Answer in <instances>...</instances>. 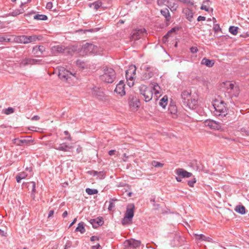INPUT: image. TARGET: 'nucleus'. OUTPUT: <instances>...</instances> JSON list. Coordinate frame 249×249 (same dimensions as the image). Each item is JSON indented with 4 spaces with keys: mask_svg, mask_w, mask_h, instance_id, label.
<instances>
[{
    "mask_svg": "<svg viewBox=\"0 0 249 249\" xmlns=\"http://www.w3.org/2000/svg\"><path fill=\"white\" fill-rule=\"evenodd\" d=\"M23 13V9H22L21 11L14 12L13 16H17L21 13Z\"/></svg>",
    "mask_w": 249,
    "mask_h": 249,
    "instance_id": "obj_55",
    "label": "nucleus"
},
{
    "mask_svg": "<svg viewBox=\"0 0 249 249\" xmlns=\"http://www.w3.org/2000/svg\"><path fill=\"white\" fill-rule=\"evenodd\" d=\"M128 158V156L126 154H124L123 155V160L124 161H126Z\"/></svg>",
    "mask_w": 249,
    "mask_h": 249,
    "instance_id": "obj_57",
    "label": "nucleus"
},
{
    "mask_svg": "<svg viewBox=\"0 0 249 249\" xmlns=\"http://www.w3.org/2000/svg\"><path fill=\"white\" fill-rule=\"evenodd\" d=\"M76 220H77V218H74V219L73 220L72 222L70 224V227L72 226L76 222Z\"/></svg>",
    "mask_w": 249,
    "mask_h": 249,
    "instance_id": "obj_62",
    "label": "nucleus"
},
{
    "mask_svg": "<svg viewBox=\"0 0 249 249\" xmlns=\"http://www.w3.org/2000/svg\"><path fill=\"white\" fill-rule=\"evenodd\" d=\"M139 89L141 94L143 96L144 101L146 102L152 99L153 95L155 100H157L162 94V90L156 83H151L148 87L142 85Z\"/></svg>",
    "mask_w": 249,
    "mask_h": 249,
    "instance_id": "obj_2",
    "label": "nucleus"
},
{
    "mask_svg": "<svg viewBox=\"0 0 249 249\" xmlns=\"http://www.w3.org/2000/svg\"><path fill=\"white\" fill-rule=\"evenodd\" d=\"M238 27L231 26L230 27L229 31L231 34L235 36L238 34Z\"/></svg>",
    "mask_w": 249,
    "mask_h": 249,
    "instance_id": "obj_32",
    "label": "nucleus"
},
{
    "mask_svg": "<svg viewBox=\"0 0 249 249\" xmlns=\"http://www.w3.org/2000/svg\"><path fill=\"white\" fill-rule=\"evenodd\" d=\"M46 7L48 9H51L53 7V3L51 2H48Z\"/></svg>",
    "mask_w": 249,
    "mask_h": 249,
    "instance_id": "obj_50",
    "label": "nucleus"
},
{
    "mask_svg": "<svg viewBox=\"0 0 249 249\" xmlns=\"http://www.w3.org/2000/svg\"><path fill=\"white\" fill-rule=\"evenodd\" d=\"M136 67L135 65H131L128 69L126 71V78L127 81V84L131 87L134 85V79L136 77Z\"/></svg>",
    "mask_w": 249,
    "mask_h": 249,
    "instance_id": "obj_8",
    "label": "nucleus"
},
{
    "mask_svg": "<svg viewBox=\"0 0 249 249\" xmlns=\"http://www.w3.org/2000/svg\"><path fill=\"white\" fill-rule=\"evenodd\" d=\"M176 180L178 181V182H180L181 181V179L179 177H176Z\"/></svg>",
    "mask_w": 249,
    "mask_h": 249,
    "instance_id": "obj_64",
    "label": "nucleus"
},
{
    "mask_svg": "<svg viewBox=\"0 0 249 249\" xmlns=\"http://www.w3.org/2000/svg\"><path fill=\"white\" fill-rule=\"evenodd\" d=\"M32 184V196L34 198L36 193V183L35 182H31Z\"/></svg>",
    "mask_w": 249,
    "mask_h": 249,
    "instance_id": "obj_44",
    "label": "nucleus"
},
{
    "mask_svg": "<svg viewBox=\"0 0 249 249\" xmlns=\"http://www.w3.org/2000/svg\"><path fill=\"white\" fill-rule=\"evenodd\" d=\"M169 113L173 118H177V107L175 105H170L168 108Z\"/></svg>",
    "mask_w": 249,
    "mask_h": 249,
    "instance_id": "obj_22",
    "label": "nucleus"
},
{
    "mask_svg": "<svg viewBox=\"0 0 249 249\" xmlns=\"http://www.w3.org/2000/svg\"><path fill=\"white\" fill-rule=\"evenodd\" d=\"M194 236L195 237V238L196 240H201V239L202 238V234H196V233H195L194 234Z\"/></svg>",
    "mask_w": 249,
    "mask_h": 249,
    "instance_id": "obj_48",
    "label": "nucleus"
},
{
    "mask_svg": "<svg viewBox=\"0 0 249 249\" xmlns=\"http://www.w3.org/2000/svg\"><path fill=\"white\" fill-rule=\"evenodd\" d=\"M224 87L229 91V92L237 96L239 92L238 87L232 82L226 81L223 83Z\"/></svg>",
    "mask_w": 249,
    "mask_h": 249,
    "instance_id": "obj_11",
    "label": "nucleus"
},
{
    "mask_svg": "<svg viewBox=\"0 0 249 249\" xmlns=\"http://www.w3.org/2000/svg\"><path fill=\"white\" fill-rule=\"evenodd\" d=\"M176 31L175 28H173L168 32V33L163 36V39L168 38L172 33H174Z\"/></svg>",
    "mask_w": 249,
    "mask_h": 249,
    "instance_id": "obj_40",
    "label": "nucleus"
},
{
    "mask_svg": "<svg viewBox=\"0 0 249 249\" xmlns=\"http://www.w3.org/2000/svg\"><path fill=\"white\" fill-rule=\"evenodd\" d=\"M190 50L192 53H196L198 51L197 48L195 47H193L191 48Z\"/></svg>",
    "mask_w": 249,
    "mask_h": 249,
    "instance_id": "obj_51",
    "label": "nucleus"
},
{
    "mask_svg": "<svg viewBox=\"0 0 249 249\" xmlns=\"http://www.w3.org/2000/svg\"><path fill=\"white\" fill-rule=\"evenodd\" d=\"M24 142H25V140H20L18 139H15L13 140L14 143L18 145H21V144L23 143Z\"/></svg>",
    "mask_w": 249,
    "mask_h": 249,
    "instance_id": "obj_42",
    "label": "nucleus"
},
{
    "mask_svg": "<svg viewBox=\"0 0 249 249\" xmlns=\"http://www.w3.org/2000/svg\"><path fill=\"white\" fill-rule=\"evenodd\" d=\"M67 215H68V212L66 211H65V212L63 213V214H62V217H64V218H65V217H66L67 216Z\"/></svg>",
    "mask_w": 249,
    "mask_h": 249,
    "instance_id": "obj_61",
    "label": "nucleus"
},
{
    "mask_svg": "<svg viewBox=\"0 0 249 249\" xmlns=\"http://www.w3.org/2000/svg\"><path fill=\"white\" fill-rule=\"evenodd\" d=\"M76 65L80 68L84 69L85 67V64L84 62L80 60H77L76 61Z\"/></svg>",
    "mask_w": 249,
    "mask_h": 249,
    "instance_id": "obj_43",
    "label": "nucleus"
},
{
    "mask_svg": "<svg viewBox=\"0 0 249 249\" xmlns=\"http://www.w3.org/2000/svg\"><path fill=\"white\" fill-rule=\"evenodd\" d=\"M14 112V109L13 108L9 107L4 110V113L6 114H9Z\"/></svg>",
    "mask_w": 249,
    "mask_h": 249,
    "instance_id": "obj_45",
    "label": "nucleus"
},
{
    "mask_svg": "<svg viewBox=\"0 0 249 249\" xmlns=\"http://www.w3.org/2000/svg\"><path fill=\"white\" fill-rule=\"evenodd\" d=\"M0 235L1 236H6V233L4 231L0 229Z\"/></svg>",
    "mask_w": 249,
    "mask_h": 249,
    "instance_id": "obj_59",
    "label": "nucleus"
},
{
    "mask_svg": "<svg viewBox=\"0 0 249 249\" xmlns=\"http://www.w3.org/2000/svg\"><path fill=\"white\" fill-rule=\"evenodd\" d=\"M39 62V60L37 59L31 58H25L21 60L19 65L20 67H25L28 65H35Z\"/></svg>",
    "mask_w": 249,
    "mask_h": 249,
    "instance_id": "obj_14",
    "label": "nucleus"
},
{
    "mask_svg": "<svg viewBox=\"0 0 249 249\" xmlns=\"http://www.w3.org/2000/svg\"><path fill=\"white\" fill-rule=\"evenodd\" d=\"M45 51V48L43 46H36L33 49V53L36 55H39V53L42 54Z\"/></svg>",
    "mask_w": 249,
    "mask_h": 249,
    "instance_id": "obj_23",
    "label": "nucleus"
},
{
    "mask_svg": "<svg viewBox=\"0 0 249 249\" xmlns=\"http://www.w3.org/2000/svg\"><path fill=\"white\" fill-rule=\"evenodd\" d=\"M161 14L167 20H169L170 18V14L169 12V10L167 8H165V9L161 10L160 11Z\"/></svg>",
    "mask_w": 249,
    "mask_h": 249,
    "instance_id": "obj_33",
    "label": "nucleus"
},
{
    "mask_svg": "<svg viewBox=\"0 0 249 249\" xmlns=\"http://www.w3.org/2000/svg\"><path fill=\"white\" fill-rule=\"evenodd\" d=\"M142 69L146 71H150L154 70L153 68L150 67V66L147 65H143L142 66Z\"/></svg>",
    "mask_w": 249,
    "mask_h": 249,
    "instance_id": "obj_41",
    "label": "nucleus"
},
{
    "mask_svg": "<svg viewBox=\"0 0 249 249\" xmlns=\"http://www.w3.org/2000/svg\"><path fill=\"white\" fill-rule=\"evenodd\" d=\"M144 29L134 30L132 31L131 35L132 40H137L142 36L145 33Z\"/></svg>",
    "mask_w": 249,
    "mask_h": 249,
    "instance_id": "obj_15",
    "label": "nucleus"
},
{
    "mask_svg": "<svg viewBox=\"0 0 249 249\" xmlns=\"http://www.w3.org/2000/svg\"><path fill=\"white\" fill-rule=\"evenodd\" d=\"M41 36L33 35L31 36H16L14 37V41L18 43L28 44L31 42H35L42 39Z\"/></svg>",
    "mask_w": 249,
    "mask_h": 249,
    "instance_id": "obj_7",
    "label": "nucleus"
},
{
    "mask_svg": "<svg viewBox=\"0 0 249 249\" xmlns=\"http://www.w3.org/2000/svg\"><path fill=\"white\" fill-rule=\"evenodd\" d=\"M91 248L92 249H101V247L99 244H98L95 246H92Z\"/></svg>",
    "mask_w": 249,
    "mask_h": 249,
    "instance_id": "obj_52",
    "label": "nucleus"
},
{
    "mask_svg": "<svg viewBox=\"0 0 249 249\" xmlns=\"http://www.w3.org/2000/svg\"><path fill=\"white\" fill-rule=\"evenodd\" d=\"M71 146H70L66 143H62L60 144L59 147H55V148L60 151H68L69 150V149L71 148Z\"/></svg>",
    "mask_w": 249,
    "mask_h": 249,
    "instance_id": "obj_26",
    "label": "nucleus"
},
{
    "mask_svg": "<svg viewBox=\"0 0 249 249\" xmlns=\"http://www.w3.org/2000/svg\"><path fill=\"white\" fill-rule=\"evenodd\" d=\"M34 18L37 20H45L47 19V17L44 15H37L34 17Z\"/></svg>",
    "mask_w": 249,
    "mask_h": 249,
    "instance_id": "obj_36",
    "label": "nucleus"
},
{
    "mask_svg": "<svg viewBox=\"0 0 249 249\" xmlns=\"http://www.w3.org/2000/svg\"><path fill=\"white\" fill-rule=\"evenodd\" d=\"M235 211L241 214H244L246 213V208L243 205L236 206L235 208Z\"/></svg>",
    "mask_w": 249,
    "mask_h": 249,
    "instance_id": "obj_28",
    "label": "nucleus"
},
{
    "mask_svg": "<svg viewBox=\"0 0 249 249\" xmlns=\"http://www.w3.org/2000/svg\"><path fill=\"white\" fill-rule=\"evenodd\" d=\"M129 106L132 111H136L140 107V102L137 99L133 98L129 103Z\"/></svg>",
    "mask_w": 249,
    "mask_h": 249,
    "instance_id": "obj_20",
    "label": "nucleus"
},
{
    "mask_svg": "<svg viewBox=\"0 0 249 249\" xmlns=\"http://www.w3.org/2000/svg\"><path fill=\"white\" fill-rule=\"evenodd\" d=\"M168 1H166V0H158V3L159 5L160 6L165 5L169 7L170 5L168 4Z\"/></svg>",
    "mask_w": 249,
    "mask_h": 249,
    "instance_id": "obj_39",
    "label": "nucleus"
},
{
    "mask_svg": "<svg viewBox=\"0 0 249 249\" xmlns=\"http://www.w3.org/2000/svg\"><path fill=\"white\" fill-rule=\"evenodd\" d=\"M54 213V211L53 210H50L48 214V218L52 217L53 216Z\"/></svg>",
    "mask_w": 249,
    "mask_h": 249,
    "instance_id": "obj_54",
    "label": "nucleus"
},
{
    "mask_svg": "<svg viewBox=\"0 0 249 249\" xmlns=\"http://www.w3.org/2000/svg\"><path fill=\"white\" fill-rule=\"evenodd\" d=\"M27 175L24 172H21L19 173L16 176V180L18 182H20V180L22 179L26 178Z\"/></svg>",
    "mask_w": 249,
    "mask_h": 249,
    "instance_id": "obj_31",
    "label": "nucleus"
},
{
    "mask_svg": "<svg viewBox=\"0 0 249 249\" xmlns=\"http://www.w3.org/2000/svg\"><path fill=\"white\" fill-rule=\"evenodd\" d=\"M39 119H40V117L36 115V116H33L31 120H33V121H38L39 120Z\"/></svg>",
    "mask_w": 249,
    "mask_h": 249,
    "instance_id": "obj_56",
    "label": "nucleus"
},
{
    "mask_svg": "<svg viewBox=\"0 0 249 249\" xmlns=\"http://www.w3.org/2000/svg\"><path fill=\"white\" fill-rule=\"evenodd\" d=\"M203 241L206 242V244H203V248L205 249H214V243L212 242V239L209 237H206L203 236Z\"/></svg>",
    "mask_w": 249,
    "mask_h": 249,
    "instance_id": "obj_19",
    "label": "nucleus"
},
{
    "mask_svg": "<svg viewBox=\"0 0 249 249\" xmlns=\"http://www.w3.org/2000/svg\"><path fill=\"white\" fill-rule=\"evenodd\" d=\"M86 192L89 195H94L98 193V191L96 189H91L89 188L86 189Z\"/></svg>",
    "mask_w": 249,
    "mask_h": 249,
    "instance_id": "obj_38",
    "label": "nucleus"
},
{
    "mask_svg": "<svg viewBox=\"0 0 249 249\" xmlns=\"http://www.w3.org/2000/svg\"><path fill=\"white\" fill-rule=\"evenodd\" d=\"M68 53H76L79 55L84 56L89 54H101L103 49L99 46L86 43L82 45L72 46L67 49Z\"/></svg>",
    "mask_w": 249,
    "mask_h": 249,
    "instance_id": "obj_1",
    "label": "nucleus"
},
{
    "mask_svg": "<svg viewBox=\"0 0 249 249\" xmlns=\"http://www.w3.org/2000/svg\"><path fill=\"white\" fill-rule=\"evenodd\" d=\"M175 172L177 175L182 178H189L192 175L191 173L188 172L182 168L177 169Z\"/></svg>",
    "mask_w": 249,
    "mask_h": 249,
    "instance_id": "obj_17",
    "label": "nucleus"
},
{
    "mask_svg": "<svg viewBox=\"0 0 249 249\" xmlns=\"http://www.w3.org/2000/svg\"><path fill=\"white\" fill-rule=\"evenodd\" d=\"M58 76L61 80L66 81L71 78L72 76L76 77V73H72L62 67L59 69Z\"/></svg>",
    "mask_w": 249,
    "mask_h": 249,
    "instance_id": "obj_10",
    "label": "nucleus"
},
{
    "mask_svg": "<svg viewBox=\"0 0 249 249\" xmlns=\"http://www.w3.org/2000/svg\"><path fill=\"white\" fill-rule=\"evenodd\" d=\"M213 29L215 34H218L219 33H222V30L219 24H213Z\"/></svg>",
    "mask_w": 249,
    "mask_h": 249,
    "instance_id": "obj_35",
    "label": "nucleus"
},
{
    "mask_svg": "<svg viewBox=\"0 0 249 249\" xmlns=\"http://www.w3.org/2000/svg\"><path fill=\"white\" fill-rule=\"evenodd\" d=\"M134 205L133 204H130L128 205L124 216L122 221L123 225H125L131 223L132 219L134 216Z\"/></svg>",
    "mask_w": 249,
    "mask_h": 249,
    "instance_id": "obj_9",
    "label": "nucleus"
},
{
    "mask_svg": "<svg viewBox=\"0 0 249 249\" xmlns=\"http://www.w3.org/2000/svg\"><path fill=\"white\" fill-rule=\"evenodd\" d=\"M11 39L4 36H0V42L6 41L10 42Z\"/></svg>",
    "mask_w": 249,
    "mask_h": 249,
    "instance_id": "obj_46",
    "label": "nucleus"
},
{
    "mask_svg": "<svg viewBox=\"0 0 249 249\" xmlns=\"http://www.w3.org/2000/svg\"><path fill=\"white\" fill-rule=\"evenodd\" d=\"M203 126L215 130H219L221 129V124L213 120H207L203 122Z\"/></svg>",
    "mask_w": 249,
    "mask_h": 249,
    "instance_id": "obj_12",
    "label": "nucleus"
},
{
    "mask_svg": "<svg viewBox=\"0 0 249 249\" xmlns=\"http://www.w3.org/2000/svg\"><path fill=\"white\" fill-rule=\"evenodd\" d=\"M89 222L92 224L93 227L94 228H96L98 226L102 225L104 223V221L102 217L90 219Z\"/></svg>",
    "mask_w": 249,
    "mask_h": 249,
    "instance_id": "obj_21",
    "label": "nucleus"
},
{
    "mask_svg": "<svg viewBox=\"0 0 249 249\" xmlns=\"http://www.w3.org/2000/svg\"><path fill=\"white\" fill-rule=\"evenodd\" d=\"M70 47L65 48L63 46L60 45L54 46L51 48V51L52 53L53 54L61 53L65 51L67 53L72 54V52H71L70 53H68L67 50V49L69 48Z\"/></svg>",
    "mask_w": 249,
    "mask_h": 249,
    "instance_id": "obj_16",
    "label": "nucleus"
},
{
    "mask_svg": "<svg viewBox=\"0 0 249 249\" xmlns=\"http://www.w3.org/2000/svg\"><path fill=\"white\" fill-rule=\"evenodd\" d=\"M102 3L101 1L98 0L92 4H90L89 5V7L95 10H97L102 6Z\"/></svg>",
    "mask_w": 249,
    "mask_h": 249,
    "instance_id": "obj_29",
    "label": "nucleus"
},
{
    "mask_svg": "<svg viewBox=\"0 0 249 249\" xmlns=\"http://www.w3.org/2000/svg\"><path fill=\"white\" fill-rule=\"evenodd\" d=\"M90 240L93 241L95 240H99V238L96 236H92L90 238Z\"/></svg>",
    "mask_w": 249,
    "mask_h": 249,
    "instance_id": "obj_58",
    "label": "nucleus"
},
{
    "mask_svg": "<svg viewBox=\"0 0 249 249\" xmlns=\"http://www.w3.org/2000/svg\"><path fill=\"white\" fill-rule=\"evenodd\" d=\"M202 20V16H199L198 18H197V20L198 21H201Z\"/></svg>",
    "mask_w": 249,
    "mask_h": 249,
    "instance_id": "obj_63",
    "label": "nucleus"
},
{
    "mask_svg": "<svg viewBox=\"0 0 249 249\" xmlns=\"http://www.w3.org/2000/svg\"><path fill=\"white\" fill-rule=\"evenodd\" d=\"M109 206L108 207V209L110 211L112 210V209L114 207V204L112 201L109 202Z\"/></svg>",
    "mask_w": 249,
    "mask_h": 249,
    "instance_id": "obj_49",
    "label": "nucleus"
},
{
    "mask_svg": "<svg viewBox=\"0 0 249 249\" xmlns=\"http://www.w3.org/2000/svg\"><path fill=\"white\" fill-rule=\"evenodd\" d=\"M181 98L184 105L189 108L193 109L197 105L198 96L196 93L192 94L189 91L185 90L182 92Z\"/></svg>",
    "mask_w": 249,
    "mask_h": 249,
    "instance_id": "obj_3",
    "label": "nucleus"
},
{
    "mask_svg": "<svg viewBox=\"0 0 249 249\" xmlns=\"http://www.w3.org/2000/svg\"><path fill=\"white\" fill-rule=\"evenodd\" d=\"M205 4H203V10H204L207 13L203 12V21H205L207 19V21L209 22V23L208 25L211 26L212 24H213L216 22V19L213 17V9L211 7V2L209 0H207L204 2Z\"/></svg>",
    "mask_w": 249,
    "mask_h": 249,
    "instance_id": "obj_6",
    "label": "nucleus"
},
{
    "mask_svg": "<svg viewBox=\"0 0 249 249\" xmlns=\"http://www.w3.org/2000/svg\"><path fill=\"white\" fill-rule=\"evenodd\" d=\"M103 73L100 75V79L104 82L112 83L116 78L115 72L112 68L104 67L102 70Z\"/></svg>",
    "mask_w": 249,
    "mask_h": 249,
    "instance_id": "obj_5",
    "label": "nucleus"
},
{
    "mask_svg": "<svg viewBox=\"0 0 249 249\" xmlns=\"http://www.w3.org/2000/svg\"><path fill=\"white\" fill-rule=\"evenodd\" d=\"M168 98L167 96H164L160 100V105L163 108H165L168 104Z\"/></svg>",
    "mask_w": 249,
    "mask_h": 249,
    "instance_id": "obj_27",
    "label": "nucleus"
},
{
    "mask_svg": "<svg viewBox=\"0 0 249 249\" xmlns=\"http://www.w3.org/2000/svg\"><path fill=\"white\" fill-rule=\"evenodd\" d=\"M154 70H152V71H146L143 74V79L144 80H147L154 75Z\"/></svg>",
    "mask_w": 249,
    "mask_h": 249,
    "instance_id": "obj_30",
    "label": "nucleus"
},
{
    "mask_svg": "<svg viewBox=\"0 0 249 249\" xmlns=\"http://www.w3.org/2000/svg\"><path fill=\"white\" fill-rule=\"evenodd\" d=\"M213 106L215 109L214 112L217 116H225L227 114L228 109L226 104L220 98L215 99L213 102Z\"/></svg>",
    "mask_w": 249,
    "mask_h": 249,
    "instance_id": "obj_4",
    "label": "nucleus"
},
{
    "mask_svg": "<svg viewBox=\"0 0 249 249\" xmlns=\"http://www.w3.org/2000/svg\"><path fill=\"white\" fill-rule=\"evenodd\" d=\"M183 13L185 15L186 18L189 21H191V19L193 17V13L188 8H184L183 10Z\"/></svg>",
    "mask_w": 249,
    "mask_h": 249,
    "instance_id": "obj_24",
    "label": "nucleus"
},
{
    "mask_svg": "<svg viewBox=\"0 0 249 249\" xmlns=\"http://www.w3.org/2000/svg\"><path fill=\"white\" fill-rule=\"evenodd\" d=\"M64 134H65V135H66V136H68V139H69V140H71V136H70V134H69V132H68V131H64Z\"/></svg>",
    "mask_w": 249,
    "mask_h": 249,
    "instance_id": "obj_60",
    "label": "nucleus"
},
{
    "mask_svg": "<svg viewBox=\"0 0 249 249\" xmlns=\"http://www.w3.org/2000/svg\"><path fill=\"white\" fill-rule=\"evenodd\" d=\"M116 151L115 150H111L108 152V155L109 156H112L116 154Z\"/></svg>",
    "mask_w": 249,
    "mask_h": 249,
    "instance_id": "obj_53",
    "label": "nucleus"
},
{
    "mask_svg": "<svg viewBox=\"0 0 249 249\" xmlns=\"http://www.w3.org/2000/svg\"><path fill=\"white\" fill-rule=\"evenodd\" d=\"M114 91L121 97L125 95V85L123 81H120V82L116 85Z\"/></svg>",
    "mask_w": 249,
    "mask_h": 249,
    "instance_id": "obj_13",
    "label": "nucleus"
},
{
    "mask_svg": "<svg viewBox=\"0 0 249 249\" xmlns=\"http://www.w3.org/2000/svg\"><path fill=\"white\" fill-rule=\"evenodd\" d=\"M75 231H80L82 233H84L85 231V229L84 226V223H79L78 224V227L75 229Z\"/></svg>",
    "mask_w": 249,
    "mask_h": 249,
    "instance_id": "obj_34",
    "label": "nucleus"
},
{
    "mask_svg": "<svg viewBox=\"0 0 249 249\" xmlns=\"http://www.w3.org/2000/svg\"><path fill=\"white\" fill-rule=\"evenodd\" d=\"M126 247H130L133 248L139 247L141 245V242L133 239L126 240L124 242Z\"/></svg>",
    "mask_w": 249,
    "mask_h": 249,
    "instance_id": "obj_18",
    "label": "nucleus"
},
{
    "mask_svg": "<svg viewBox=\"0 0 249 249\" xmlns=\"http://www.w3.org/2000/svg\"><path fill=\"white\" fill-rule=\"evenodd\" d=\"M151 164L152 166H154L155 167H162L164 165V164L162 163H160L159 161L153 160L151 162Z\"/></svg>",
    "mask_w": 249,
    "mask_h": 249,
    "instance_id": "obj_37",
    "label": "nucleus"
},
{
    "mask_svg": "<svg viewBox=\"0 0 249 249\" xmlns=\"http://www.w3.org/2000/svg\"><path fill=\"white\" fill-rule=\"evenodd\" d=\"M196 179L194 178L193 180L189 181L188 182V185L190 187H193L194 186V184L195 183H196Z\"/></svg>",
    "mask_w": 249,
    "mask_h": 249,
    "instance_id": "obj_47",
    "label": "nucleus"
},
{
    "mask_svg": "<svg viewBox=\"0 0 249 249\" xmlns=\"http://www.w3.org/2000/svg\"><path fill=\"white\" fill-rule=\"evenodd\" d=\"M215 60L213 59H208L206 58H203V64L205 65L207 67L211 68L215 64Z\"/></svg>",
    "mask_w": 249,
    "mask_h": 249,
    "instance_id": "obj_25",
    "label": "nucleus"
}]
</instances>
